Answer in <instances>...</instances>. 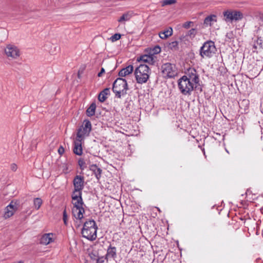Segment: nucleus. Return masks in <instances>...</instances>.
<instances>
[{
    "mask_svg": "<svg viewBox=\"0 0 263 263\" xmlns=\"http://www.w3.org/2000/svg\"><path fill=\"white\" fill-rule=\"evenodd\" d=\"M18 206V204L16 202L12 201L5 209V218H8L12 216L14 214V212L17 210Z\"/></svg>",
    "mask_w": 263,
    "mask_h": 263,
    "instance_id": "11",
    "label": "nucleus"
},
{
    "mask_svg": "<svg viewBox=\"0 0 263 263\" xmlns=\"http://www.w3.org/2000/svg\"><path fill=\"white\" fill-rule=\"evenodd\" d=\"M161 72L165 78H174L177 74L175 65L170 63L163 64L161 66Z\"/></svg>",
    "mask_w": 263,
    "mask_h": 263,
    "instance_id": "7",
    "label": "nucleus"
},
{
    "mask_svg": "<svg viewBox=\"0 0 263 263\" xmlns=\"http://www.w3.org/2000/svg\"><path fill=\"white\" fill-rule=\"evenodd\" d=\"M168 48L172 50H176L178 49V42L177 41H173L168 45Z\"/></svg>",
    "mask_w": 263,
    "mask_h": 263,
    "instance_id": "25",
    "label": "nucleus"
},
{
    "mask_svg": "<svg viewBox=\"0 0 263 263\" xmlns=\"http://www.w3.org/2000/svg\"><path fill=\"white\" fill-rule=\"evenodd\" d=\"M254 263H263V261L261 260L260 258H257Z\"/></svg>",
    "mask_w": 263,
    "mask_h": 263,
    "instance_id": "38",
    "label": "nucleus"
},
{
    "mask_svg": "<svg viewBox=\"0 0 263 263\" xmlns=\"http://www.w3.org/2000/svg\"><path fill=\"white\" fill-rule=\"evenodd\" d=\"M5 53L8 57L12 58V59H16L20 57V50L14 45H8L5 48Z\"/></svg>",
    "mask_w": 263,
    "mask_h": 263,
    "instance_id": "10",
    "label": "nucleus"
},
{
    "mask_svg": "<svg viewBox=\"0 0 263 263\" xmlns=\"http://www.w3.org/2000/svg\"><path fill=\"white\" fill-rule=\"evenodd\" d=\"M191 25H193V22H186L183 24L182 27L185 29H188Z\"/></svg>",
    "mask_w": 263,
    "mask_h": 263,
    "instance_id": "30",
    "label": "nucleus"
},
{
    "mask_svg": "<svg viewBox=\"0 0 263 263\" xmlns=\"http://www.w3.org/2000/svg\"><path fill=\"white\" fill-rule=\"evenodd\" d=\"M257 44L259 45L261 48L263 47V45L261 43V40L258 38L257 40Z\"/></svg>",
    "mask_w": 263,
    "mask_h": 263,
    "instance_id": "36",
    "label": "nucleus"
},
{
    "mask_svg": "<svg viewBox=\"0 0 263 263\" xmlns=\"http://www.w3.org/2000/svg\"><path fill=\"white\" fill-rule=\"evenodd\" d=\"M216 17V15L214 14L208 16L204 19V24L206 26L209 25L211 26L212 23L217 22Z\"/></svg>",
    "mask_w": 263,
    "mask_h": 263,
    "instance_id": "20",
    "label": "nucleus"
},
{
    "mask_svg": "<svg viewBox=\"0 0 263 263\" xmlns=\"http://www.w3.org/2000/svg\"><path fill=\"white\" fill-rule=\"evenodd\" d=\"M155 52L154 53H159L161 51V49L159 47V46H157L155 48Z\"/></svg>",
    "mask_w": 263,
    "mask_h": 263,
    "instance_id": "37",
    "label": "nucleus"
},
{
    "mask_svg": "<svg viewBox=\"0 0 263 263\" xmlns=\"http://www.w3.org/2000/svg\"><path fill=\"white\" fill-rule=\"evenodd\" d=\"M91 124L88 120H85L83 125L78 129L77 137L84 139L85 137L89 136L91 131Z\"/></svg>",
    "mask_w": 263,
    "mask_h": 263,
    "instance_id": "8",
    "label": "nucleus"
},
{
    "mask_svg": "<svg viewBox=\"0 0 263 263\" xmlns=\"http://www.w3.org/2000/svg\"><path fill=\"white\" fill-rule=\"evenodd\" d=\"M199 76L195 68L190 67L178 80V88L180 92L185 96H190L194 89H197L200 92L202 91L199 85Z\"/></svg>",
    "mask_w": 263,
    "mask_h": 263,
    "instance_id": "2",
    "label": "nucleus"
},
{
    "mask_svg": "<svg viewBox=\"0 0 263 263\" xmlns=\"http://www.w3.org/2000/svg\"><path fill=\"white\" fill-rule=\"evenodd\" d=\"M110 93V89L108 88H105L100 92L98 96V100L101 102H104L107 98V96Z\"/></svg>",
    "mask_w": 263,
    "mask_h": 263,
    "instance_id": "18",
    "label": "nucleus"
},
{
    "mask_svg": "<svg viewBox=\"0 0 263 263\" xmlns=\"http://www.w3.org/2000/svg\"><path fill=\"white\" fill-rule=\"evenodd\" d=\"M97 229L98 227L95 221L89 219L84 223L81 230L82 235L89 240L93 241L97 238Z\"/></svg>",
    "mask_w": 263,
    "mask_h": 263,
    "instance_id": "3",
    "label": "nucleus"
},
{
    "mask_svg": "<svg viewBox=\"0 0 263 263\" xmlns=\"http://www.w3.org/2000/svg\"><path fill=\"white\" fill-rule=\"evenodd\" d=\"M17 263H24V262L23 261H19L17 262Z\"/></svg>",
    "mask_w": 263,
    "mask_h": 263,
    "instance_id": "39",
    "label": "nucleus"
},
{
    "mask_svg": "<svg viewBox=\"0 0 263 263\" xmlns=\"http://www.w3.org/2000/svg\"><path fill=\"white\" fill-rule=\"evenodd\" d=\"M58 153L60 155H62L64 153V148L63 146H61L58 149Z\"/></svg>",
    "mask_w": 263,
    "mask_h": 263,
    "instance_id": "33",
    "label": "nucleus"
},
{
    "mask_svg": "<svg viewBox=\"0 0 263 263\" xmlns=\"http://www.w3.org/2000/svg\"><path fill=\"white\" fill-rule=\"evenodd\" d=\"M134 70V67L132 65H129L125 68H122L118 73V75L121 77H125L132 73Z\"/></svg>",
    "mask_w": 263,
    "mask_h": 263,
    "instance_id": "17",
    "label": "nucleus"
},
{
    "mask_svg": "<svg viewBox=\"0 0 263 263\" xmlns=\"http://www.w3.org/2000/svg\"><path fill=\"white\" fill-rule=\"evenodd\" d=\"M96 261V263H105V262L107 263L108 260H107V258H106V256L105 255V256L99 257Z\"/></svg>",
    "mask_w": 263,
    "mask_h": 263,
    "instance_id": "26",
    "label": "nucleus"
},
{
    "mask_svg": "<svg viewBox=\"0 0 263 263\" xmlns=\"http://www.w3.org/2000/svg\"><path fill=\"white\" fill-rule=\"evenodd\" d=\"M217 51L215 43L212 41H208L204 43L200 49V55L202 58H211Z\"/></svg>",
    "mask_w": 263,
    "mask_h": 263,
    "instance_id": "6",
    "label": "nucleus"
},
{
    "mask_svg": "<svg viewBox=\"0 0 263 263\" xmlns=\"http://www.w3.org/2000/svg\"><path fill=\"white\" fill-rule=\"evenodd\" d=\"M11 169L13 171H15L17 170V165L15 164H12L11 165Z\"/></svg>",
    "mask_w": 263,
    "mask_h": 263,
    "instance_id": "35",
    "label": "nucleus"
},
{
    "mask_svg": "<svg viewBox=\"0 0 263 263\" xmlns=\"http://www.w3.org/2000/svg\"><path fill=\"white\" fill-rule=\"evenodd\" d=\"M137 61L139 62L141 61L144 63H147L149 65H154L156 62V60L154 58V55L153 54H144L141 55L139 58H138Z\"/></svg>",
    "mask_w": 263,
    "mask_h": 263,
    "instance_id": "14",
    "label": "nucleus"
},
{
    "mask_svg": "<svg viewBox=\"0 0 263 263\" xmlns=\"http://www.w3.org/2000/svg\"><path fill=\"white\" fill-rule=\"evenodd\" d=\"M105 256L107 260H110L111 259H115L117 257L116 247L113 246L111 244H110L107 249V252Z\"/></svg>",
    "mask_w": 263,
    "mask_h": 263,
    "instance_id": "12",
    "label": "nucleus"
},
{
    "mask_svg": "<svg viewBox=\"0 0 263 263\" xmlns=\"http://www.w3.org/2000/svg\"><path fill=\"white\" fill-rule=\"evenodd\" d=\"M83 139L76 137V140L74 142L73 153L78 156H81L83 153L82 147V141Z\"/></svg>",
    "mask_w": 263,
    "mask_h": 263,
    "instance_id": "13",
    "label": "nucleus"
},
{
    "mask_svg": "<svg viewBox=\"0 0 263 263\" xmlns=\"http://www.w3.org/2000/svg\"><path fill=\"white\" fill-rule=\"evenodd\" d=\"M53 236L54 234L52 233L44 234L41 238L40 243L44 245L49 244L54 241Z\"/></svg>",
    "mask_w": 263,
    "mask_h": 263,
    "instance_id": "15",
    "label": "nucleus"
},
{
    "mask_svg": "<svg viewBox=\"0 0 263 263\" xmlns=\"http://www.w3.org/2000/svg\"><path fill=\"white\" fill-rule=\"evenodd\" d=\"M89 169L93 172L96 179L99 180L102 173V170L101 168L99 167L96 164H92L90 165Z\"/></svg>",
    "mask_w": 263,
    "mask_h": 263,
    "instance_id": "16",
    "label": "nucleus"
},
{
    "mask_svg": "<svg viewBox=\"0 0 263 263\" xmlns=\"http://www.w3.org/2000/svg\"><path fill=\"white\" fill-rule=\"evenodd\" d=\"M223 20L227 22L232 23L241 20L243 15L240 11L236 10H227L223 12Z\"/></svg>",
    "mask_w": 263,
    "mask_h": 263,
    "instance_id": "9",
    "label": "nucleus"
},
{
    "mask_svg": "<svg viewBox=\"0 0 263 263\" xmlns=\"http://www.w3.org/2000/svg\"><path fill=\"white\" fill-rule=\"evenodd\" d=\"M121 34L120 33H115L111 36L110 39L112 42H115L119 40L121 38Z\"/></svg>",
    "mask_w": 263,
    "mask_h": 263,
    "instance_id": "27",
    "label": "nucleus"
},
{
    "mask_svg": "<svg viewBox=\"0 0 263 263\" xmlns=\"http://www.w3.org/2000/svg\"><path fill=\"white\" fill-rule=\"evenodd\" d=\"M96 104L95 102L92 103L86 110V115L88 117H91L95 114Z\"/></svg>",
    "mask_w": 263,
    "mask_h": 263,
    "instance_id": "22",
    "label": "nucleus"
},
{
    "mask_svg": "<svg viewBox=\"0 0 263 263\" xmlns=\"http://www.w3.org/2000/svg\"><path fill=\"white\" fill-rule=\"evenodd\" d=\"M112 89L117 98L120 99L122 96H125L128 89L126 80L122 78H117L113 83Z\"/></svg>",
    "mask_w": 263,
    "mask_h": 263,
    "instance_id": "5",
    "label": "nucleus"
},
{
    "mask_svg": "<svg viewBox=\"0 0 263 263\" xmlns=\"http://www.w3.org/2000/svg\"><path fill=\"white\" fill-rule=\"evenodd\" d=\"M134 13L132 11H129L124 13L118 20V22H122L123 21H128L134 15Z\"/></svg>",
    "mask_w": 263,
    "mask_h": 263,
    "instance_id": "21",
    "label": "nucleus"
},
{
    "mask_svg": "<svg viewBox=\"0 0 263 263\" xmlns=\"http://www.w3.org/2000/svg\"><path fill=\"white\" fill-rule=\"evenodd\" d=\"M73 184L74 191L72 192L71 198L73 208L72 210L73 216L79 220L83 218V214L85 210L83 208L84 205L82 197V191L84 187V177L80 175H77L73 179Z\"/></svg>",
    "mask_w": 263,
    "mask_h": 263,
    "instance_id": "1",
    "label": "nucleus"
},
{
    "mask_svg": "<svg viewBox=\"0 0 263 263\" xmlns=\"http://www.w3.org/2000/svg\"><path fill=\"white\" fill-rule=\"evenodd\" d=\"M42 203V200L40 198H36L34 199L33 204L36 210H39L40 209Z\"/></svg>",
    "mask_w": 263,
    "mask_h": 263,
    "instance_id": "24",
    "label": "nucleus"
},
{
    "mask_svg": "<svg viewBox=\"0 0 263 263\" xmlns=\"http://www.w3.org/2000/svg\"><path fill=\"white\" fill-rule=\"evenodd\" d=\"M151 73V70L147 65L140 64L135 69L134 72L137 83L140 84L146 83Z\"/></svg>",
    "mask_w": 263,
    "mask_h": 263,
    "instance_id": "4",
    "label": "nucleus"
},
{
    "mask_svg": "<svg viewBox=\"0 0 263 263\" xmlns=\"http://www.w3.org/2000/svg\"><path fill=\"white\" fill-rule=\"evenodd\" d=\"M176 3V0H163V6L174 4Z\"/></svg>",
    "mask_w": 263,
    "mask_h": 263,
    "instance_id": "28",
    "label": "nucleus"
},
{
    "mask_svg": "<svg viewBox=\"0 0 263 263\" xmlns=\"http://www.w3.org/2000/svg\"><path fill=\"white\" fill-rule=\"evenodd\" d=\"M90 258L92 260L96 261L98 258L99 257L97 255H96L94 252H92L89 254Z\"/></svg>",
    "mask_w": 263,
    "mask_h": 263,
    "instance_id": "31",
    "label": "nucleus"
},
{
    "mask_svg": "<svg viewBox=\"0 0 263 263\" xmlns=\"http://www.w3.org/2000/svg\"><path fill=\"white\" fill-rule=\"evenodd\" d=\"M105 72V69L104 68H102L101 71L98 73V76L99 77H102V74Z\"/></svg>",
    "mask_w": 263,
    "mask_h": 263,
    "instance_id": "34",
    "label": "nucleus"
},
{
    "mask_svg": "<svg viewBox=\"0 0 263 263\" xmlns=\"http://www.w3.org/2000/svg\"><path fill=\"white\" fill-rule=\"evenodd\" d=\"M63 220L64 221V224L66 225L67 222L68 217H67V213H66V208H65V209L63 211Z\"/></svg>",
    "mask_w": 263,
    "mask_h": 263,
    "instance_id": "29",
    "label": "nucleus"
},
{
    "mask_svg": "<svg viewBox=\"0 0 263 263\" xmlns=\"http://www.w3.org/2000/svg\"><path fill=\"white\" fill-rule=\"evenodd\" d=\"M78 163H79V165L80 166L82 170H83L84 167V164H85V163L84 161V159H80L79 160Z\"/></svg>",
    "mask_w": 263,
    "mask_h": 263,
    "instance_id": "32",
    "label": "nucleus"
},
{
    "mask_svg": "<svg viewBox=\"0 0 263 263\" xmlns=\"http://www.w3.org/2000/svg\"><path fill=\"white\" fill-rule=\"evenodd\" d=\"M173 34V29L170 27L168 29L159 32V36L161 39H166Z\"/></svg>",
    "mask_w": 263,
    "mask_h": 263,
    "instance_id": "19",
    "label": "nucleus"
},
{
    "mask_svg": "<svg viewBox=\"0 0 263 263\" xmlns=\"http://www.w3.org/2000/svg\"><path fill=\"white\" fill-rule=\"evenodd\" d=\"M197 34V30L196 29L192 28L186 32L185 36H189L190 39L194 38Z\"/></svg>",
    "mask_w": 263,
    "mask_h": 263,
    "instance_id": "23",
    "label": "nucleus"
}]
</instances>
